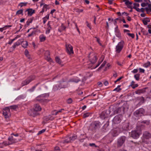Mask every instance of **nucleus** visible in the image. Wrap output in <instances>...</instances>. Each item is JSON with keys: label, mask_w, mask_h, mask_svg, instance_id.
<instances>
[{"label": "nucleus", "mask_w": 151, "mask_h": 151, "mask_svg": "<svg viewBox=\"0 0 151 151\" xmlns=\"http://www.w3.org/2000/svg\"><path fill=\"white\" fill-rule=\"evenodd\" d=\"M96 38H97V42H98L99 43V44L100 45H101V43H100V40L99 38H97L96 37H95Z\"/></svg>", "instance_id": "40"}, {"label": "nucleus", "mask_w": 151, "mask_h": 151, "mask_svg": "<svg viewBox=\"0 0 151 151\" xmlns=\"http://www.w3.org/2000/svg\"><path fill=\"white\" fill-rule=\"evenodd\" d=\"M25 53L26 55L27 56H28L29 55V52L28 51L26 50H25Z\"/></svg>", "instance_id": "32"}, {"label": "nucleus", "mask_w": 151, "mask_h": 151, "mask_svg": "<svg viewBox=\"0 0 151 151\" xmlns=\"http://www.w3.org/2000/svg\"><path fill=\"white\" fill-rule=\"evenodd\" d=\"M123 47V45H120L119 44H118L116 46V51L118 53H119L120 51L122 50Z\"/></svg>", "instance_id": "8"}, {"label": "nucleus", "mask_w": 151, "mask_h": 151, "mask_svg": "<svg viewBox=\"0 0 151 151\" xmlns=\"http://www.w3.org/2000/svg\"><path fill=\"white\" fill-rule=\"evenodd\" d=\"M148 32H149L151 34V29H149L148 30Z\"/></svg>", "instance_id": "62"}, {"label": "nucleus", "mask_w": 151, "mask_h": 151, "mask_svg": "<svg viewBox=\"0 0 151 151\" xmlns=\"http://www.w3.org/2000/svg\"><path fill=\"white\" fill-rule=\"evenodd\" d=\"M124 32H129V31L128 30L124 29Z\"/></svg>", "instance_id": "50"}, {"label": "nucleus", "mask_w": 151, "mask_h": 151, "mask_svg": "<svg viewBox=\"0 0 151 151\" xmlns=\"http://www.w3.org/2000/svg\"><path fill=\"white\" fill-rule=\"evenodd\" d=\"M127 19L129 21H130L131 20V18L129 17H127Z\"/></svg>", "instance_id": "48"}, {"label": "nucleus", "mask_w": 151, "mask_h": 151, "mask_svg": "<svg viewBox=\"0 0 151 151\" xmlns=\"http://www.w3.org/2000/svg\"><path fill=\"white\" fill-rule=\"evenodd\" d=\"M5 27H3L2 28H0V31L1 32H2L4 29Z\"/></svg>", "instance_id": "51"}, {"label": "nucleus", "mask_w": 151, "mask_h": 151, "mask_svg": "<svg viewBox=\"0 0 151 151\" xmlns=\"http://www.w3.org/2000/svg\"><path fill=\"white\" fill-rule=\"evenodd\" d=\"M85 1L86 3L87 4H88L89 3V1L87 0H85Z\"/></svg>", "instance_id": "54"}, {"label": "nucleus", "mask_w": 151, "mask_h": 151, "mask_svg": "<svg viewBox=\"0 0 151 151\" xmlns=\"http://www.w3.org/2000/svg\"><path fill=\"white\" fill-rule=\"evenodd\" d=\"M95 145V144H90V145L91 146H93V145Z\"/></svg>", "instance_id": "60"}, {"label": "nucleus", "mask_w": 151, "mask_h": 151, "mask_svg": "<svg viewBox=\"0 0 151 151\" xmlns=\"http://www.w3.org/2000/svg\"><path fill=\"white\" fill-rule=\"evenodd\" d=\"M86 108V106H83L82 108L83 110H84Z\"/></svg>", "instance_id": "55"}, {"label": "nucleus", "mask_w": 151, "mask_h": 151, "mask_svg": "<svg viewBox=\"0 0 151 151\" xmlns=\"http://www.w3.org/2000/svg\"><path fill=\"white\" fill-rule=\"evenodd\" d=\"M106 62L105 61H104L103 63L101 65V66L99 68L100 69V68H101L103 67L106 64Z\"/></svg>", "instance_id": "31"}, {"label": "nucleus", "mask_w": 151, "mask_h": 151, "mask_svg": "<svg viewBox=\"0 0 151 151\" xmlns=\"http://www.w3.org/2000/svg\"><path fill=\"white\" fill-rule=\"evenodd\" d=\"M62 110H64V109H61L60 110H59V111H58L56 113H55V115H57V114L58 113V112H61V111Z\"/></svg>", "instance_id": "43"}, {"label": "nucleus", "mask_w": 151, "mask_h": 151, "mask_svg": "<svg viewBox=\"0 0 151 151\" xmlns=\"http://www.w3.org/2000/svg\"><path fill=\"white\" fill-rule=\"evenodd\" d=\"M66 49L67 52L69 55L73 54L74 53L73 47L70 44H66L65 45Z\"/></svg>", "instance_id": "2"}, {"label": "nucleus", "mask_w": 151, "mask_h": 151, "mask_svg": "<svg viewBox=\"0 0 151 151\" xmlns=\"http://www.w3.org/2000/svg\"><path fill=\"white\" fill-rule=\"evenodd\" d=\"M9 141H12L13 140V137H11L9 139Z\"/></svg>", "instance_id": "41"}, {"label": "nucleus", "mask_w": 151, "mask_h": 151, "mask_svg": "<svg viewBox=\"0 0 151 151\" xmlns=\"http://www.w3.org/2000/svg\"><path fill=\"white\" fill-rule=\"evenodd\" d=\"M99 125V123H95L94 124H93L92 126L93 127L94 129H96L97 127Z\"/></svg>", "instance_id": "23"}, {"label": "nucleus", "mask_w": 151, "mask_h": 151, "mask_svg": "<svg viewBox=\"0 0 151 151\" xmlns=\"http://www.w3.org/2000/svg\"><path fill=\"white\" fill-rule=\"evenodd\" d=\"M139 75L138 74H137L134 76V77L137 80H138L139 79Z\"/></svg>", "instance_id": "26"}, {"label": "nucleus", "mask_w": 151, "mask_h": 151, "mask_svg": "<svg viewBox=\"0 0 151 151\" xmlns=\"http://www.w3.org/2000/svg\"><path fill=\"white\" fill-rule=\"evenodd\" d=\"M123 26L124 27H129V25L127 24H124V25Z\"/></svg>", "instance_id": "53"}, {"label": "nucleus", "mask_w": 151, "mask_h": 151, "mask_svg": "<svg viewBox=\"0 0 151 151\" xmlns=\"http://www.w3.org/2000/svg\"><path fill=\"white\" fill-rule=\"evenodd\" d=\"M141 16L142 17H144L145 16V13H142L141 14Z\"/></svg>", "instance_id": "44"}, {"label": "nucleus", "mask_w": 151, "mask_h": 151, "mask_svg": "<svg viewBox=\"0 0 151 151\" xmlns=\"http://www.w3.org/2000/svg\"><path fill=\"white\" fill-rule=\"evenodd\" d=\"M55 11V10L54 9L52 10L51 12L50 13L51 14H52Z\"/></svg>", "instance_id": "52"}, {"label": "nucleus", "mask_w": 151, "mask_h": 151, "mask_svg": "<svg viewBox=\"0 0 151 151\" xmlns=\"http://www.w3.org/2000/svg\"><path fill=\"white\" fill-rule=\"evenodd\" d=\"M89 114H90V113H85L84 114L83 116V117L84 118H85L87 117H88V116H89Z\"/></svg>", "instance_id": "27"}, {"label": "nucleus", "mask_w": 151, "mask_h": 151, "mask_svg": "<svg viewBox=\"0 0 151 151\" xmlns=\"http://www.w3.org/2000/svg\"><path fill=\"white\" fill-rule=\"evenodd\" d=\"M55 4L56 5H58L59 4V2L56 0L55 1Z\"/></svg>", "instance_id": "49"}, {"label": "nucleus", "mask_w": 151, "mask_h": 151, "mask_svg": "<svg viewBox=\"0 0 151 151\" xmlns=\"http://www.w3.org/2000/svg\"><path fill=\"white\" fill-rule=\"evenodd\" d=\"M134 1L137 2H140L142 1V0H134Z\"/></svg>", "instance_id": "46"}, {"label": "nucleus", "mask_w": 151, "mask_h": 151, "mask_svg": "<svg viewBox=\"0 0 151 151\" xmlns=\"http://www.w3.org/2000/svg\"><path fill=\"white\" fill-rule=\"evenodd\" d=\"M142 21H143V23H144V24L145 25H146L147 24V22L145 19L143 20H142Z\"/></svg>", "instance_id": "34"}, {"label": "nucleus", "mask_w": 151, "mask_h": 151, "mask_svg": "<svg viewBox=\"0 0 151 151\" xmlns=\"http://www.w3.org/2000/svg\"><path fill=\"white\" fill-rule=\"evenodd\" d=\"M98 84L99 86H100V87L102 85V83L101 82H98Z\"/></svg>", "instance_id": "39"}, {"label": "nucleus", "mask_w": 151, "mask_h": 151, "mask_svg": "<svg viewBox=\"0 0 151 151\" xmlns=\"http://www.w3.org/2000/svg\"><path fill=\"white\" fill-rule=\"evenodd\" d=\"M32 44V45H33L34 47H35V43L34 42H33Z\"/></svg>", "instance_id": "58"}, {"label": "nucleus", "mask_w": 151, "mask_h": 151, "mask_svg": "<svg viewBox=\"0 0 151 151\" xmlns=\"http://www.w3.org/2000/svg\"><path fill=\"white\" fill-rule=\"evenodd\" d=\"M150 65V62H148L147 63H145L144 65L146 67H147Z\"/></svg>", "instance_id": "28"}, {"label": "nucleus", "mask_w": 151, "mask_h": 151, "mask_svg": "<svg viewBox=\"0 0 151 151\" xmlns=\"http://www.w3.org/2000/svg\"><path fill=\"white\" fill-rule=\"evenodd\" d=\"M122 21L123 22V23H126V22L125 21V20L124 19H123L122 20Z\"/></svg>", "instance_id": "61"}, {"label": "nucleus", "mask_w": 151, "mask_h": 151, "mask_svg": "<svg viewBox=\"0 0 151 151\" xmlns=\"http://www.w3.org/2000/svg\"><path fill=\"white\" fill-rule=\"evenodd\" d=\"M27 4V3H21L19 4V6L21 7L23 6H26Z\"/></svg>", "instance_id": "24"}, {"label": "nucleus", "mask_w": 151, "mask_h": 151, "mask_svg": "<svg viewBox=\"0 0 151 151\" xmlns=\"http://www.w3.org/2000/svg\"><path fill=\"white\" fill-rule=\"evenodd\" d=\"M139 134L136 131H133L132 133V136L133 138L138 137L139 136Z\"/></svg>", "instance_id": "10"}, {"label": "nucleus", "mask_w": 151, "mask_h": 151, "mask_svg": "<svg viewBox=\"0 0 151 151\" xmlns=\"http://www.w3.org/2000/svg\"><path fill=\"white\" fill-rule=\"evenodd\" d=\"M3 114L5 116V118L9 117L8 116V114L10 113L9 108L8 107H6L3 110Z\"/></svg>", "instance_id": "4"}, {"label": "nucleus", "mask_w": 151, "mask_h": 151, "mask_svg": "<svg viewBox=\"0 0 151 151\" xmlns=\"http://www.w3.org/2000/svg\"><path fill=\"white\" fill-rule=\"evenodd\" d=\"M46 21H47V20L46 19V18H43V23L44 24H45V23Z\"/></svg>", "instance_id": "45"}, {"label": "nucleus", "mask_w": 151, "mask_h": 151, "mask_svg": "<svg viewBox=\"0 0 151 151\" xmlns=\"http://www.w3.org/2000/svg\"><path fill=\"white\" fill-rule=\"evenodd\" d=\"M104 84L105 85V86H107V85H108V83L107 81H105L104 83Z\"/></svg>", "instance_id": "47"}, {"label": "nucleus", "mask_w": 151, "mask_h": 151, "mask_svg": "<svg viewBox=\"0 0 151 151\" xmlns=\"http://www.w3.org/2000/svg\"><path fill=\"white\" fill-rule=\"evenodd\" d=\"M89 60L92 63H94L97 60L96 56L94 55H91L89 57Z\"/></svg>", "instance_id": "5"}, {"label": "nucleus", "mask_w": 151, "mask_h": 151, "mask_svg": "<svg viewBox=\"0 0 151 151\" xmlns=\"http://www.w3.org/2000/svg\"><path fill=\"white\" fill-rule=\"evenodd\" d=\"M47 60L48 61H50V60H51V59L50 58H48V59H47Z\"/></svg>", "instance_id": "57"}, {"label": "nucleus", "mask_w": 151, "mask_h": 151, "mask_svg": "<svg viewBox=\"0 0 151 151\" xmlns=\"http://www.w3.org/2000/svg\"><path fill=\"white\" fill-rule=\"evenodd\" d=\"M143 111V109H140L139 110L137 111H136L135 113V114H138L140 113L142 114Z\"/></svg>", "instance_id": "18"}, {"label": "nucleus", "mask_w": 151, "mask_h": 151, "mask_svg": "<svg viewBox=\"0 0 151 151\" xmlns=\"http://www.w3.org/2000/svg\"><path fill=\"white\" fill-rule=\"evenodd\" d=\"M145 10L147 14L151 12V4H148V7L145 8Z\"/></svg>", "instance_id": "12"}, {"label": "nucleus", "mask_w": 151, "mask_h": 151, "mask_svg": "<svg viewBox=\"0 0 151 151\" xmlns=\"http://www.w3.org/2000/svg\"><path fill=\"white\" fill-rule=\"evenodd\" d=\"M123 1L125 2V4L127 6V7L132 9V6L131 5L132 4V2L129 1L128 0H123Z\"/></svg>", "instance_id": "7"}, {"label": "nucleus", "mask_w": 151, "mask_h": 151, "mask_svg": "<svg viewBox=\"0 0 151 151\" xmlns=\"http://www.w3.org/2000/svg\"><path fill=\"white\" fill-rule=\"evenodd\" d=\"M4 144V145L5 146H6L7 145H9L10 144V143L9 142L8 143H6V142H4L3 143H2V144L0 143V147L2 148L3 147V146L2 145Z\"/></svg>", "instance_id": "21"}, {"label": "nucleus", "mask_w": 151, "mask_h": 151, "mask_svg": "<svg viewBox=\"0 0 151 151\" xmlns=\"http://www.w3.org/2000/svg\"><path fill=\"white\" fill-rule=\"evenodd\" d=\"M145 91L144 89H139L135 91V93L137 94H139L141 93H144Z\"/></svg>", "instance_id": "15"}, {"label": "nucleus", "mask_w": 151, "mask_h": 151, "mask_svg": "<svg viewBox=\"0 0 151 151\" xmlns=\"http://www.w3.org/2000/svg\"><path fill=\"white\" fill-rule=\"evenodd\" d=\"M131 86L134 89L136 87H137L138 85L137 84H135V82L133 81L131 83Z\"/></svg>", "instance_id": "14"}, {"label": "nucleus", "mask_w": 151, "mask_h": 151, "mask_svg": "<svg viewBox=\"0 0 151 151\" xmlns=\"http://www.w3.org/2000/svg\"><path fill=\"white\" fill-rule=\"evenodd\" d=\"M55 60L56 62L59 64H61V61L60 58L58 57H56L55 58Z\"/></svg>", "instance_id": "19"}, {"label": "nucleus", "mask_w": 151, "mask_h": 151, "mask_svg": "<svg viewBox=\"0 0 151 151\" xmlns=\"http://www.w3.org/2000/svg\"><path fill=\"white\" fill-rule=\"evenodd\" d=\"M45 131V129H42V130L39 131V133L38 134V135H39V134L43 133V132H44Z\"/></svg>", "instance_id": "29"}, {"label": "nucleus", "mask_w": 151, "mask_h": 151, "mask_svg": "<svg viewBox=\"0 0 151 151\" xmlns=\"http://www.w3.org/2000/svg\"><path fill=\"white\" fill-rule=\"evenodd\" d=\"M24 21V19H21L20 20V22H23Z\"/></svg>", "instance_id": "56"}, {"label": "nucleus", "mask_w": 151, "mask_h": 151, "mask_svg": "<svg viewBox=\"0 0 151 151\" xmlns=\"http://www.w3.org/2000/svg\"><path fill=\"white\" fill-rule=\"evenodd\" d=\"M115 32H116V35L118 37H119L120 35V31H119V30L118 29V27L117 26L115 28Z\"/></svg>", "instance_id": "16"}, {"label": "nucleus", "mask_w": 151, "mask_h": 151, "mask_svg": "<svg viewBox=\"0 0 151 151\" xmlns=\"http://www.w3.org/2000/svg\"><path fill=\"white\" fill-rule=\"evenodd\" d=\"M148 27L149 28H151V25H148Z\"/></svg>", "instance_id": "64"}, {"label": "nucleus", "mask_w": 151, "mask_h": 151, "mask_svg": "<svg viewBox=\"0 0 151 151\" xmlns=\"http://www.w3.org/2000/svg\"><path fill=\"white\" fill-rule=\"evenodd\" d=\"M128 35L131 37L132 38H133L134 37V35L133 34H130L128 33Z\"/></svg>", "instance_id": "35"}, {"label": "nucleus", "mask_w": 151, "mask_h": 151, "mask_svg": "<svg viewBox=\"0 0 151 151\" xmlns=\"http://www.w3.org/2000/svg\"><path fill=\"white\" fill-rule=\"evenodd\" d=\"M17 107V106L16 105L11 106L10 107V108L11 109H16Z\"/></svg>", "instance_id": "30"}, {"label": "nucleus", "mask_w": 151, "mask_h": 151, "mask_svg": "<svg viewBox=\"0 0 151 151\" xmlns=\"http://www.w3.org/2000/svg\"><path fill=\"white\" fill-rule=\"evenodd\" d=\"M145 8H142L141 9H137L136 11L138 12H143L145 11Z\"/></svg>", "instance_id": "22"}, {"label": "nucleus", "mask_w": 151, "mask_h": 151, "mask_svg": "<svg viewBox=\"0 0 151 151\" xmlns=\"http://www.w3.org/2000/svg\"><path fill=\"white\" fill-rule=\"evenodd\" d=\"M72 100L70 98L68 99L67 101L68 103H71L72 102Z\"/></svg>", "instance_id": "36"}, {"label": "nucleus", "mask_w": 151, "mask_h": 151, "mask_svg": "<svg viewBox=\"0 0 151 151\" xmlns=\"http://www.w3.org/2000/svg\"><path fill=\"white\" fill-rule=\"evenodd\" d=\"M87 26L91 29V28L90 27V25L89 24H88L87 25Z\"/></svg>", "instance_id": "59"}, {"label": "nucleus", "mask_w": 151, "mask_h": 151, "mask_svg": "<svg viewBox=\"0 0 151 151\" xmlns=\"http://www.w3.org/2000/svg\"><path fill=\"white\" fill-rule=\"evenodd\" d=\"M117 14L119 16L121 15V13L120 12H118L117 13Z\"/></svg>", "instance_id": "63"}, {"label": "nucleus", "mask_w": 151, "mask_h": 151, "mask_svg": "<svg viewBox=\"0 0 151 151\" xmlns=\"http://www.w3.org/2000/svg\"><path fill=\"white\" fill-rule=\"evenodd\" d=\"M138 70L137 69H135L133 70V72L134 73H136L137 72Z\"/></svg>", "instance_id": "42"}, {"label": "nucleus", "mask_w": 151, "mask_h": 151, "mask_svg": "<svg viewBox=\"0 0 151 151\" xmlns=\"http://www.w3.org/2000/svg\"><path fill=\"white\" fill-rule=\"evenodd\" d=\"M27 11L28 12V15L29 16L31 15L35 12V10H32V9H28Z\"/></svg>", "instance_id": "13"}, {"label": "nucleus", "mask_w": 151, "mask_h": 151, "mask_svg": "<svg viewBox=\"0 0 151 151\" xmlns=\"http://www.w3.org/2000/svg\"><path fill=\"white\" fill-rule=\"evenodd\" d=\"M122 77H120L119 78L117 79L116 81H115V83H116L117 81H119L122 78Z\"/></svg>", "instance_id": "37"}, {"label": "nucleus", "mask_w": 151, "mask_h": 151, "mask_svg": "<svg viewBox=\"0 0 151 151\" xmlns=\"http://www.w3.org/2000/svg\"><path fill=\"white\" fill-rule=\"evenodd\" d=\"M107 111H103L100 115L101 117L102 118H104L107 117L110 114V111H108V113H107Z\"/></svg>", "instance_id": "3"}, {"label": "nucleus", "mask_w": 151, "mask_h": 151, "mask_svg": "<svg viewBox=\"0 0 151 151\" xmlns=\"http://www.w3.org/2000/svg\"><path fill=\"white\" fill-rule=\"evenodd\" d=\"M125 140V139L121 138H120L119 139L118 143V145L119 146H120L122 145L124 143Z\"/></svg>", "instance_id": "9"}, {"label": "nucleus", "mask_w": 151, "mask_h": 151, "mask_svg": "<svg viewBox=\"0 0 151 151\" xmlns=\"http://www.w3.org/2000/svg\"><path fill=\"white\" fill-rule=\"evenodd\" d=\"M139 70V71H140V72H141V73H144V72L145 70L144 69H142V68H140Z\"/></svg>", "instance_id": "38"}, {"label": "nucleus", "mask_w": 151, "mask_h": 151, "mask_svg": "<svg viewBox=\"0 0 151 151\" xmlns=\"http://www.w3.org/2000/svg\"><path fill=\"white\" fill-rule=\"evenodd\" d=\"M46 37L44 35H42L40 36V39L41 42H44L46 40Z\"/></svg>", "instance_id": "17"}, {"label": "nucleus", "mask_w": 151, "mask_h": 151, "mask_svg": "<svg viewBox=\"0 0 151 151\" xmlns=\"http://www.w3.org/2000/svg\"><path fill=\"white\" fill-rule=\"evenodd\" d=\"M41 109L42 108L39 105L36 104L33 110H31L30 112V114L31 116H35V115L38 114L37 112L41 111Z\"/></svg>", "instance_id": "1"}, {"label": "nucleus", "mask_w": 151, "mask_h": 151, "mask_svg": "<svg viewBox=\"0 0 151 151\" xmlns=\"http://www.w3.org/2000/svg\"><path fill=\"white\" fill-rule=\"evenodd\" d=\"M143 137L145 139H148L151 137V134L149 133L146 132L143 134Z\"/></svg>", "instance_id": "11"}, {"label": "nucleus", "mask_w": 151, "mask_h": 151, "mask_svg": "<svg viewBox=\"0 0 151 151\" xmlns=\"http://www.w3.org/2000/svg\"><path fill=\"white\" fill-rule=\"evenodd\" d=\"M134 6L133 7V9H135L136 10L137 9H139V8H137L139 6V4L134 3Z\"/></svg>", "instance_id": "20"}, {"label": "nucleus", "mask_w": 151, "mask_h": 151, "mask_svg": "<svg viewBox=\"0 0 151 151\" xmlns=\"http://www.w3.org/2000/svg\"><path fill=\"white\" fill-rule=\"evenodd\" d=\"M147 4H148L147 3H143L141 4V5L142 7H145L146 6H147Z\"/></svg>", "instance_id": "33"}, {"label": "nucleus", "mask_w": 151, "mask_h": 151, "mask_svg": "<svg viewBox=\"0 0 151 151\" xmlns=\"http://www.w3.org/2000/svg\"><path fill=\"white\" fill-rule=\"evenodd\" d=\"M22 42L21 44L22 46L24 48H25L27 47V46L28 45V43L26 41H18V42H16V45H19L20 42Z\"/></svg>", "instance_id": "6"}, {"label": "nucleus", "mask_w": 151, "mask_h": 151, "mask_svg": "<svg viewBox=\"0 0 151 151\" xmlns=\"http://www.w3.org/2000/svg\"><path fill=\"white\" fill-rule=\"evenodd\" d=\"M23 10L22 9H20L17 11L16 12V14H19L22 13Z\"/></svg>", "instance_id": "25"}]
</instances>
